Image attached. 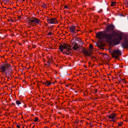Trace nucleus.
<instances>
[{
    "label": "nucleus",
    "instance_id": "obj_9",
    "mask_svg": "<svg viewBox=\"0 0 128 128\" xmlns=\"http://www.w3.org/2000/svg\"><path fill=\"white\" fill-rule=\"evenodd\" d=\"M48 22L50 24H55L58 23V20L56 18H52L51 19H47Z\"/></svg>",
    "mask_w": 128,
    "mask_h": 128
},
{
    "label": "nucleus",
    "instance_id": "obj_31",
    "mask_svg": "<svg viewBox=\"0 0 128 128\" xmlns=\"http://www.w3.org/2000/svg\"><path fill=\"white\" fill-rule=\"evenodd\" d=\"M127 6L128 7V0L127 1Z\"/></svg>",
    "mask_w": 128,
    "mask_h": 128
},
{
    "label": "nucleus",
    "instance_id": "obj_41",
    "mask_svg": "<svg viewBox=\"0 0 128 128\" xmlns=\"http://www.w3.org/2000/svg\"><path fill=\"white\" fill-rule=\"evenodd\" d=\"M84 95H85V93H84Z\"/></svg>",
    "mask_w": 128,
    "mask_h": 128
},
{
    "label": "nucleus",
    "instance_id": "obj_27",
    "mask_svg": "<svg viewBox=\"0 0 128 128\" xmlns=\"http://www.w3.org/2000/svg\"><path fill=\"white\" fill-rule=\"evenodd\" d=\"M94 93H97L98 91V89L96 88H94Z\"/></svg>",
    "mask_w": 128,
    "mask_h": 128
},
{
    "label": "nucleus",
    "instance_id": "obj_35",
    "mask_svg": "<svg viewBox=\"0 0 128 128\" xmlns=\"http://www.w3.org/2000/svg\"><path fill=\"white\" fill-rule=\"evenodd\" d=\"M18 18H22V17H21V16H19L18 17Z\"/></svg>",
    "mask_w": 128,
    "mask_h": 128
},
{
    "label": "nucleus",
    "instance_id": "obj_6",
    "mask_svg": "<svg viewBox=\"0 0 128 128\" xmlns=\"http://www.w3.org/2000/svg\"><path fill=\"white\" fill-rule=\"evenodd\" d=\"M114 28V26L112 24L107 25L106 28L105 30L107 32H109L112 30Z\"/></svg>",
    "mask_w": 128,
    "mask_h": 128
},
{
    "label": "nucleus",
    "instance_id": "obj_39",
    "mask_svg": "<svg viewBox=\"0 0 128 128\" xmlns=\"http://www.w3.org/2000/svg\"><path fill=\"white\" fill-rule=\"evenodd\" d=\"M44 64L45 65H47V64Z\"/></svg>",
    "mask_w": 128,
    "mask_h": 128
},
{
    "label": "nucleus",
    "instance_id": "obj_12",
    "mask_svg": "<svg viewBox=\"0 0 128 128\" xmlns=\"http://www.w3.org/2000/svg\"><path fill=\"white\" fill-rule=\"evenodd\" d=\"M47 62L48 64V66H50V64L52 63L53 61V59L51 56H48L47 57Z\"/></svg>",
    "mask_w": 128,
    "mask_h": 128
},
{
    "label": "nucleus",
    "instance_id": "obj_1",
    "mask_svg": "<svg viewBox=\"0 0 128 128\" xmlns=\"http://www.w3.org/2000/svg\"><path fill=\"white\" fill-rule=\"evenodd\" d=\"M112 34H107L104 32L103 31L97 32L96 34V37L99 40L105 41L108 43H111L112 40L114 36H118V37L114 38L112 42L115 45L118 44L120 41L122 40L123 35L122 34L119 33L114 31H112Z\"/></svg>",
    "mask_w": 128,
    "mask_h": 128
},
{
    "label": "nucleus",
    "instance_id": "obj_32",
    "mask_svg": "<svg viewBox=\"0 0 128 128\" xmlns=\"http://www.w3.org/2000/svg\"><path fill=\"white\" fill-rule=\"evenodd\" d=\"M80 31V30H76V32H78Z\"/></svg>",
    "mask_w": 128,
    "mask_h": 128
},
{
    "label": "nucleus",
    "instance_id": "obj_36",
    "mask_svg": "<svg viewBox=\"0 0 128 128\" xmlns=\"http://www.w3.org/2000/svg\"><path fill=\"white\" fill-rule=\"evenodd\" d=\"M46 61V60L45 59H44V60H43V62H45Z\"/></svg>",
    "mask_w": 128,
    "mask_h": 128
},
{
    "label": "nucleus",
    "instance_id": "obj_22",
    "mask_svg": "<svg viewBox=\"0 0 128 128\" xmlns=\"http://www.w3.org/2000/svg\"><path fill=\"white\" fill-rule=\"evenodd\" d=\"M118 126H121L122 125L123 123L122 122H120L119 123H118Z\"/></svg>",
    "mask_w": 128,
    "mask_h": 128
},
{
    "label": "nucleus",
    "instance_id": "obj_13",
    "mask_svg": "<svg viewBox=\"0 0 128 128\" xmlns=\"http://www.w3.org/2000/svg\"><path fill=\"white\" fill-rule=\"evenodd\" d=\"M42 84H44L45 85L48 86L51 84V82L50 81L46 80L45 82H43Z\"/></svg>",
    "mask_w": 128,
    "mask_h": 128
},
{
    "label": "nucleus",
    "instance_id": "obj_14",
    "mask_svg": "<svg viewBox=\"0 0 128 128\" xmlns=\"http://www.w3.org/2000/svg\"><path fill=\"white\" fill-rule=\"evenodd\" d=\"M79 48L78 44L76 43H75L72 47V49L74 50H77Z\"/></svg>",
    "mask_w": 128,
    "mask_h": 128
},
{
    "label": "nucleus",
    "instance_id": "obj_28",
    "mask_svg": "<svg viewBox=\"0 0 128 128\" xmlns=\"http://www.w3.org/2000/svg\"><path fill=\"white\" fill-rule=\"evenodd\" d=\"M16 127L18 128H20V126L19 124L16 125Z\"/></svg>",
    "mask_w": 128,
    "mask_h": 128
},
{
    "label": "nucleus",
    "instance_id": "obj_33",
    "mask_svg": "<svg viewBox=\"0 0 128 128\" xmlns=\"http://www.w3.org/2000/svg\"><path fill=\"white\" fill-rule=\"evenodd\" d=\"M84 92H86V93H87V94H88V92L87 90L85 91Z\"/></svg>",
    "mask_w": 128,
    "mask_h": 128
},
{
    "label": "nucleus",
    "instance_id": "obj_26",
    "mask_svg": "<svg viewBox=\"0 0 128 128\" xmlns=\"http://www.w3.org/2000/svg\"><path fill=\"white\" fill-rule=\"evenodd\" d=\"M102 12V9H100L99 10V11H98V13H101Z\"/></svg>",
    "mask_w": 128,
    "mask_h": 128
},
{
    "label": "nucleus",
    "instance_id": "obj_18",
    "mask_svg": "<svg viewBox=\"0 0 128 128\" xmlns=\"http://www.w3.org/2000/svg\"><path fill=\"white\" fill-rule=\"evenodd\" d=\"M124 40L128 41V34H125L124 36Z\"/></svg>",
    "mask_w": 128,
    "mask_h": 128
},
{
    "label": "nucleus",
    "instance_id": "obj_20",
    "mask_svg": "<svg viewBox=\"0 0 128 128\" xmlns=\"http://www.w3.org/2000/svg\"><path fill=\"white\" fill-rule=\"evenodd\" d=\"M104 45H101V44H98L97 45L98 46L99 48L100 49H102L103 48L104 46Z\"/></svg>",
    "mask_w": 128,
    "mask_h": 128
},
{
    "label": "nucleus",
    "instance_id": "obj_15",
    "mask_svg": "<svg viewBox=\"0 0 128 128\" xmlns=\"http://www.w3.org/2000/svg\"><path fill=\"white\" fill-rule=\"evenodd\" d=\"M67 50H66V53H64V54H65L67 55H69L71 54V52H68L70 50H71V49L69 48H66Z\"/></svg>",
    "mask_w": 128,
    "mask_h": 128
},
{
    "label": "nucleus",
    "instance_id": "obj_37",
    "mask_svg": "<svg viewBox=\"0 0 128 128\" xmlns=\"http://www.w3.org/2000/svg\"><path fill=\"white\" fill-rule=\"evenodd\" d=\"M22 2H24L25 1V0H22Z\"/></svg>",
    "mask_w": 128,
    "mask_h": 128
},
{
    "label": "nucleus",
    "instance_id": "obj_4",
    "mask_svg": "<svg viewBox=\"0 0 128 128\" xmlns=\"http://www.w3.org/2000/svg\"><path fill=\"white\" fill-rule=\"evenodd\" d=\"M111 54L112 57L115 59H117L120 56L122 55V53L120 50H113Z\"/></svg>",
    "mask_w": 128,
    "mask_h": 128
},
{
    "label": "nucleus",
    "instance_id": "obj_40",
    "mask_svg": "<svg viewBox=\"0 0 128 128\" xmlns=\"http://www.w3.org/2000/svg\"><path fill=\"white\" fill-rule=\"evenodd\" d=\"M84 67H86L85 65H84Z\"/></svg>",
    "mask_w": 128,
    "mask_h": 128
},
{
    "label": "nucleus",
    "instance_id": "obj_38",
    "mask_svg": "<svg viewBox=\"0 0 128 128\" xmlns=\"http://www.w3.org/2000/svg\"><path fill=\"white\" fill-rule=\"evenodd\" d=\"M95 58V57L94 56H93V58Z\"/></svg>",
    "mask_w": 128,
    "mask_h": 128
},
{
    "label": "nucleus",
    "instance_id": "obj_7",
    "mask_svg": "<svg viewBox=\"0 0 128 128\" xmlns=\"http://www.w3.org/2000/svg\"><path fill=\"white\" fill-rule=\"evenodd\" d=\"M67 28L69 29V31L70 32L73 34L76 33V28L74 25H72L70 26L67 27Z\"/></svg>",
    "mask_w": 128,
    "mask_h": 128
},
{
    "label": "nucleus",
    "instance_id": "obj_24",
    "mask_svg": "<svg viewBox=\"0 0 128 128\" xmlns=\"http://www.w3.org/2000/svg\"><path fill=\"white\" fill-rule=\"evenodd\" d=\"M64 9H69V8L68 6L66 5H65L64 6Z\"/></svg>",
    "mask_w": 128,
    "mask_h": 128
},
{
    "label": "nucleus",
    "instance_id": "obj_3",
    "mask_svg": "<svg viewBox=\"0 0 128 128\" xmlns=\"http://www.w3.org/2000/svg\"><path fill=\"white\" fill-rule=\"evenodd\" d=\"M28 23L31 26H34L37 24H40V20L36 17H32L28 20Z\"/></svg>",
    "mask_w": 128,
    "mask_h": 128
},
{
    "label": "nucleus",
    "instance_id": "obj_11",
    "mask_svg": "<svg viewBox=\"0 0 128 128\" xmlns=\"http://www.w3.org/2000/svg\"><path fill=\"white\" fill-rule=\"evenodd\" d=\"M121 45L123 48L128 49V41L124 40L122 42Z\"/></svg>",
    "mask_w": 128,
    "mask_h": 128
},
{
    "label": "nucleus",
    "instance_id": "obj_10",
    "mask_svg": "<svg viewBox=\"0 0 128 128\" xmlns=\"http://www.w3.org/2000/svg\"><path fill=\"white\" fill-rule=\"evenodd\" d=\"M116 114L114 113L113 112L110 115L108 116V117L109 119H111L110 120L111 121L114 122V118L115 117Z\"/></svg>",
    "mask_w": 128,
    "mask_h": 128
},
{
    "label": "nucleus",
    "instance_id": "obj_25",
    "mask_svg": "<svg viewBox=\"0 0 128 128\" xmlns=\"http://www.w3.org/2000/svg\"><path fill=\"white\" fill-rule=\"evenodd\" d=\"M38 120V118L37 117H36L35 118V119L34 120V121L35 122H37Z\"/></svg>",
    "mask_w": 128,
    "mask_h": 128
},
{
    "label": "nucleus",
    "instance_id": "obj_17",
    "mask_svg": "<svg viewBox=\"0 0 128 128\" xmlns=\"http://www.w3.org/2000/svg\"><path fill=\"white\" fill-rule=\"evenodd\" d=\"M22 102V101L21 100H17L16 101V104L18 106H19V105L21 104Z\"/></svg>",
    "mask_w": 128,
    "mask_h": 128
},
{
    "label": "nucleus",
    "instance_id": "obj_8",
    "mask_svg": "<svg viewBox=\"0 0 128 128\" xmlns=\"http://www.w3.org/2000/svg\"><path fill=\"white\" fill-rule=\"evenodd\" d=\"M82 52L84 55L85 56H90L92 54V52L90 50H87L86 49H83L82 50Z\"/></svg>",
    "mask_w": 128,
    "mask_h": 128
},
{
    "label": "nucleus",
    "instance_id": "obj_2",
    "mask_svg": "<svg viewBox=\"0 0 128 128\" xmlns=\"http://www.w3.org/2000/svg\"><path fill=\"white\" fill-rule=\"evenodd\" d=\"M12 67L9 63H4L0 65V71L2 74L6 76H12L13 73Z\"/></svg>",
    "mask_w": 128,
    "mask_h": 128
},
{
    "label": "nucleus",
    "instance_id": "obj_21",
    "mask_svg": "<svg viewBox=\"0 0 128 128\" xmlns=\"http://www.w3.org/2000/svg\"><path fill=\"white\" fill-rule=\"evenodd\" d=\"M116 2L114 1H113L112 2V3L110 4V6H113L116 4Z\"/></svg>",
    "mask_w": 128,
    "mask_h": 128
},
{
    "label": "nucleus",
    "instance_id": "obj_19",
    "mask_svg": "<svg viewBox=\"0 0 128 128\" xmlns=\"http://www.w3.org/2000/svg\"><path fill=\"white\" fill-rule=\"evenodd\" d=\"M89 50L90 51L92 50L93 48V46L92 44H90L89 46Z\"/></svg>",
    "mask_w": 128,
    "mask_h": 128
},
{
    "label": "nucleus",
    "instance_id": "obj_42",
    "mask_svg": "<svg viewBox=\"0 0 128 128\" xmlns=\"http://www.w3.org/2000/svg\"><path fill=\"white\" fill-rule=\"evenodd\" d=\"M26 32V33H27V32Z\"/></svg>",
    "mask_w": 128,
    "mask_h": 128
},
{
    "label": "nucleus",
    "instance_id": "obj_23",
    "mask_svg": "<svg viewBox=\"0 0 128 128\" xmlns=\"http://www.w3.org/2000/svg\"><path fill=\"white\" fill-rule=\"evenodd\" d=\"M52 33L50 32H49L47 34V35L48 36H50L52 35Z\"/></svg>",
    "mask_w": 128,
    "mask_h": 128
},
{
    "label": "nucleus",
    "instance_id": "obj_30",
    "mask_svg": "<svg viewBox=\"0 0 128 128\" xmlns=\"http://www.w3.org/2000/svg\"><path fill=\"white\" fill-rule=\"evenodd\" d=\"M11 105H13L14 106H15V105H16L14 103H12Z\"/></svg>",
    "mask_w": 128,
    "mask_h": 128
},
{
    "label": "nucleus",
    "instance_id": "obj_29",
    "mask_svg": "<svg viewBox=\"0 0 128 128\" xmlns=\"http://www.w3.org/2000/svg\"><path fill=\"white\" fill-rule=\"evenodd\" d=\"M36 46L35 45H32V48H36Z\"/></svg>",
    "mask_w": 128,
    "mask_h": 128
},
{
    "label": "nucleus",
    "instance_id": "obj_43",
    "mask_svg": "<svg viewBox=\"0 0 128 128\" xmlns=\"http://www.w3.org/2000/svg\"><path fill=\"white\" fill-rule=\"evenodd\" d=\"M76 122L78 123V122Z\"/></svg>",
    "mask_w": 128,
    "mask_h": 128
},
{
    "label": "nucleus",
    "instance_id": "obj_16",
    "mask_svg": "<svg viewBox=\"0 0 128 128\" xmlns=\"http://www.w3.org/2000/svg\"><path fill=\"white\" fill-rule=\"evenodd\" d=\"M41 6L44 8L46 9L47 6L45 3H42L41 4Z\"/></svg>",
    "mask_w": 128,
    "mask_h": 128
},
{
    "label": "nucleus",
    "instance_id": "obj_34",
    "mask_svg": "<svg viewBox=\"0 0 128 128\" xmlns=\"http://www.w3.org/2000/svg\"><path fill=\"white\" fill-rule=\"evenodd\" d=\"M8 76L7 77H8V79H9L10 78V77L11 76Z\"/></svg>",
    "mask_w": 128,
    "mask_h": 128
},
{
    "label": "nucleus",
    "instance_id": "obj_5",
    "mask_svg": "<svg viewBox=\"0 0 128 128\" xmlns=\"http://www.w3.org/2000/svg\"><path fill=\"white\" fill-rule=\"evenodd\" d=\"M63 46L62 44H61L59 46V49L60 51V52H62L63 50V49H65L66 50L67 48V47H69V48H71L72 46H70V45L69 44H66L65 43H64L63 44Z\"/></svg>",
    "mask_w": 128,
    "mask_h": 128
}]
</instances>
